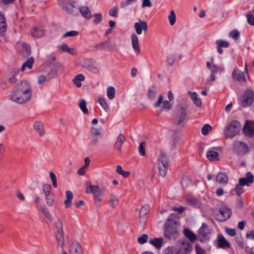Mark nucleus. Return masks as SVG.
<instances>
[{
    "instance_id": "obj_1",
    "label": "nucleus",
    "mask_w": 254,
    "mask_h": 254,
    "mask_svg": "<svg viewBox=\"0 0 254 254\" xmlns=\"http://www.w3.org/2000/svg\"><path fill=\"white\" fill-rule=\"evenodd\" d=\"M31 95V88L29 83L26 81H22L13 90L10 98L16 103L23 104L30 100Z\"/></svg>"
},
{
    "instance_id": "obj_2",
    "label": "nucleus",
    "mask_w": 254,
    "mask_h": 254,
    "mask_svg": "<svg viewBox=\"0 0 254 254\" xmlns=\"http://www.w3.org/2000/svg\"><path fill=\"white\" fill-rule=\"evenodd\" d=\"M77 65L88 71L96 73L100 69V66L96 62L90 59L81 58L78 60Z\"/></svg>"
},
{
    "instance_id": "obj_3",
    "label": "nucleus",
    "mask_w": 254,
    "mask_h": 254,
    "mask_svg": "<svg viewBox=\"0 0 254 254\" xmlns=\"http://www.w3.org/2000/svg\"><path fill=\"white\" fill-rule=\"evenodd\" d=\"M188 105L186 103L178 106L174 115V123L177 126H183L187 119Z\"/></svg>"
},
{
    "instance_id": "obj_4",
    "label": "nucleus",
    "mask_w": 254,
    "mask_h": 254,
    "mask_svg": "<svg viewBox=\"0 0 254 254\" xmlns=\"http://www.w3.org/2000/svg\"><path fill=\"white\" fill-rule=\"evenodd\" d=\"M241 128V125L239 122L234 121L230 122L224 129V133L225 137L233 138L239 132Z\"/></svg>"
},
{
    "instance_id": "obj_5",
    "label": "nucleus",
    "mask_w": 254,
    "mask_h": 254,
    "mask_svg": "<svg viewBox=\"0 0 254 254\" xmlns=\"http://www.w3.org/2000/svg\"><path fill=\"white\" fill-rule=\"evenodd\" d=\"M169 163V158L166 153L161 151L158 158V168L162 177L166 175Z\"/></svg>"
},
{
    "instance_id": "obj_6",
    "label": "nucleus",
    "mask_w": 254,
    "mask_h": 254,
    "mask_svg": "<svg viewBox=\"0 0 254 254\" xmlns=\"http://www.w3.org/2000/svg\"><path fill=\"white\" fill-rule=\"evenodd\" d=\"M254 175L251 172H247L246 177L241 178L239 180V183L236 185L235 191L239 196L243 192V187L245 185L249 186L254 182Z\"/></svg>"
},
{
    "instance_id": "obj_7",
    "label": "nucleus",
    "mask_w": 254,
    "mask_h": 254,
    "mask_svg": "<svg viewBox=\"0 0 254 254\" xmlns=\"http://www.w3.org/2000/svg\"><path fill=\"white\" fill-rule=\"evenodd\" d=\"M164 236L169 240H175L179 235L177 228V222L171 224L165 223L164 228Z\"/></svg>"
},
{
    "instance_id": "obj_8",
    "label": "nucleus",
    "mask_w": 254,
    "mask_h": 254,
    "mask_svg": "<svg viewBox=\"0 0 254 254\" xmlns=\"http://www.w3.org/2000/svg\"><path fill=\"white\" fill-rule=\"evenodd\" d=\"M192 250V245L186 239L179 241L176 247V254H188Z\"/></svg>"
},
{
    "instance_id": "obj_9",
    "label": "nucleus",
    "mask_w": 254,
    "mask_h": 254,
    "mask_svg": "<svg viewBox=\"0 0 254 254\" xmlns=\"http://www.w3.org/2000/svg\"><path fill=\"white\" fill-rule=\"evenodd\" d=\"M54 228L58 245L63 248L64 244V239L63 236V222L61 219H58L55 222Z\"/></svg>"
},
{
    "instance_id": "obj_10",
    "label": "nucleus",
    "mask_w": 254,
    "mask_h": 254,
    "mask_svg": "<svg viewBox=\"0 0 254 254\" xmlns=\"http://www.w3.org/2000/svg\"><path fill=\"white\" fill-rule=\"evenodd\" d=\"M254 99V93L251 89H247L244 92L242 100L239 102L243 107H247L251 105Z\"/></svg>"
},
{
    "instance_id": "obj_11",
    "label": "nucleus",
    "mask_w": 254,
    "mask_h": 254,
    "mask_svg": "<svg viewBox=\"0 0 254 254\" xmlns=\"http://www.w3.org/2000/svg\"><path fill=\"white\" fill-rule=\"evenodd\" d=\"M90 134L91 137L90 144L95 145L99 140L103 137L101 128H97L91 127L90 128Z\"/></svg>"
},
{
    "instance_id": "obj_12",
    "label": "nucleus",
    "mask_w": 254,
    "mask_h": 254,
    "mask_svg": "<svg viewBox=\"0 0 254 254\" xmlns=\"http://www.w3.org/2000/svg\"><path fill=\"white\" fill-rule=\"evenodd\" d=\"M233 149L238 155H243L249 151L248 145L241 141L235 140L233 144Z\"/></svg>"
},
{
    "instance_id": "obj_13",
    "label": "nucleus",
    "mask_w": 254,
    "mask_h": 254,
    "mask_svg": "<svg viewBox=\"0 0 254 254\" xmlns=\"http://www.w3.org/2000/svg\"><path fill=\"white\" fill-rule=\"evenodd\" d=\"M62 6L63 9L69 13L74 14L78 10L76 2L71 0H64Z\"/></svg>"
},
{
    "instance_id": "obj_14",
    "label": "nucleus",
    "mask_w": 254,
    "mask_h": 254,
    "mask_svg": "<svg viewBox=\"0 0 254 254\" xmlns=\"http://www.w3.org/2000/svg\"><path fill=\"white\" fill-rule=\"evenodd\" d=\"M219 214L216 218L219 221H224L229 218L231 215V210L226 206L220 208L219 211Z\"/></svg>"
},
{
    "instance_id": "obj_15",
    "label": "nucleus",
    "mask_w": 254,
    "mask_h": 254,
    "mask_svg": "<svg viewBox=\"0 0 254 254\" xmlns=\"http://www.w3.org/2000/svg\"><path fill=\"white\" fill-rule=\"evenodd\" d=\"M135 32L137 34L141 35L142 31L146 32L148 30V26L146 22L138 19V21L135 22L134 25Z\"/></svg>"
},
{
    "instance_id": "obj_16",
    "label": "nucleus",
    "mask_w": 254,
    "mask_h": 254,
    "mask_svg": "<svg viewBox=\"0 0 254 254\" xmlns=\"http://www.w3.org/2000/svg\"><path fill=\"white\" fill-rule=\"evenodd\" d=\"M243 131L248 136H254V123L252 121H247L243 127Z\"/></svg>"
},
{
    "instance_id": "obj_17",
    "label": "nucleus",
    "mask_w": 254,
    "mask_h": 254,
    "mask_svg": "<svg viewBox=\"0 0 254 254\" xmlns=\"http://www.w3.org/2000/svg\"><path fill=\"white\" fill-rule=\"evenodd\" d=\"M209 230L206 224L203 223L198 230V236L201 242L204 241L209 234Z\"/></svg>"
},
{
    "instance_id": "obj_18",
    "label": "nucleus",
    "mask_w": 254,
    "mask_h": 254,
    "mask_svg": "<svg viewBox=\"0 0 254 254\" xmlns=\"http://www.w3.org/2000/svg\"><path fill=\"white\" fill-rule=\"evenodd\" d=\"M70 254H82V247L77 242H72L68 248Z\"/></svg>"
},
{
    "instance_id": "obj_19",
    "label": "nucleus",
    "mask_w": 254,
    "mask_h": 254,
    "mask_svg": "<svg viewBox=\"0 0 254 254\" xmlns=\"http://www.w3.org/2000/svg\"><path fill=\"white\" fill-rule=\"evenodd\" d=\"M63 71V66L60 63H56L52 68L51 71L49 73L48 75L50 77L48 80L51 78L56 76L59 72H62Z\"/></svg>"
},
{
    "instance_id": "obj_20",
    "label": "nucleus",
    "mask_w": 254,
    "mask_h": 254,
    "mask_svg": "<svg viewBox=\"0 0 254 254\" xmlns=\"http://www.w3.org/2000/svg\"><path fill=\"white\" fill-rule=\"evenodd\" d=\"M232 76L234 80H237L241 84L246 81V78L243 72L236 68L233 71Z\"/></svg>"
},
{
    "instance_id": "obj_21",
    "label": "nucleus",
    "mask_w": 254,
    "mask_h": 254,
    "mask_svg": "<svg viewBox=\"0 0 254 254\" xmlns=\"http://www.w3.org/2000/svg\"><path fill=\"white\" fill-rule=\"evenodd\" d=\"M33 128L40 137H43L45 134V131L43 123L41 121L35 122L33 124Z\"/></svg>"
},
{
    "instance_id": "obj_22",
    "label": "nucleus",
    "mask_w": 254,
    "mask_h": 254,
    "mask_svg": "<svg viewBox=\"0 0 254 254\" xmlns=\"http://www.w3.org/2000/svg\"><path fill=\"white\" fill-rule=\"evenodd\" d=\"M217 46V50L219 54H222L223 52L222 48H228L230 44L229 42L223 40H217L215 41Z\"/></svg>"
},
{
    "instance_id": "obj_23",
    "label": "nucleus",
    "mask_w": 254,
    "mask_h": 254,
    "mask_svg": "<svg viewBox=\"0 0 254 254\" xmlns=\"http://www.w3.org/2000/svg\"><path fill=\"white\" fill-rule=\"evenodd\" d=\"M228 181V177L225 173L220 172L216 177V182L221 184H226Z\"/></svg>"
},
{
    "instance_id": "obj_24",
    "label": "nucleus",
    "mask_w": 254,
    "mask_h": 254,
    "mask_svg": "<svg viewBox=\"0 0 254 254\" xmlns=\"http://www.w3.org/2000/svg\"><path fill=\"white\" fill-rule=\"evenodd\" d=\"M131 44L134 51L138 54L140 52V48L138 44V38L137 36L133 33L131 34Z\"/></svg>"
},
{
    "instance_id": "obj_25",
    "label": "nucleus",
    "mask_w": 254,
    "mask_h": 254,
    "mask_svg": "<svg viewBox=\"0 0 254 254\" xmlns=\"http://www.w3.org/2000/svg\"><path fill=\"white\" fill-rule=\"evenodd\" d=\"M44 34V30L41 28L33 27L31 30V35L35 38H40L43 36Z\"/></svg>"
},
{
    "instance_id": "obj_26",
    "label": "nucleus",
    "mask_w": 254,
    "mask_h": 254,
    "mask_svg": "<svg viewBox=\"0 0 254 254\" xmlns=\"http://www.w3.org/2000/svg\"><path fill=\"white\" fill-rule=\"evenodd\" d=\"M58 49L62 50L63 51L67 52L72 55H75L77 53V51L75 49L69 48L67 45L65 44L59 45L58 46Z\"/></svg>"
},
{
    "instance_id": "obj_27",
    "label": "nucleus",
    "mask_w": 254,
    "mask_h": 254,
    "mask_svg": "<svg viewBox=\"0 0 254 254\" xmlns=\"http://www.w3.org/2000/svg\"><path fill=\"white\" fill-rule=\"evenodd\" d=\"M6 30V24L4 15L0 12V36L4 35Z\"/></svg>"
},
{
    "instance_id": "obj_28",
    "label": "nucleus",
    "mask_w": 254,
    "mask_h": 254,
    "mask_svg": "<svg viewBox=\"0 0 254 254\" xmlns=\"http://www.w3.org/2000/svg\"><path fill=\"white\" fill-rule=\"evenodd\" d=\"M79 11L82 15L87 19H90L92 17L91 10L86 6H83L80 7Z\"/></svg>"
},
{
    "instance_id": "obj_29",
    "label": "nucleus",
    "mask_w": 254,
    "mask_h": 254,
    "mask_svg": "<svg viewBox=\"0 0 254 254\" xmlns=\"http://www.w3.org/2000/svg\"><path fill=\"white\" fill-rule=\"evenodd\" d=\"M163 241V238H153L149 240V243L151 245H153L156 249H159L162 246V243Z\"/></svg>"
},
{
    "instance_id": "obj_30",
    "label": "nucleus",
    "mask_w": 254,
    "mask_h": 254,
    "mask_svg": "<svg viewBox=\"0 0 254 254\" xmlns=\"http://www.w3.org/2000/svg\"><path fill=\"white\" fill-rule=\"evenodd\" d=\"M126 138L123 134H120L115 143V147L119 151H121L122 144L126 141Z\"/></svg>"
},
{
    "instance_id": "obj_31",
    "label": "nucleus",
    "mask_w": 254,
    "mask_h": 254,
    "mask_svg": "<svg viewBox=\"0 0 254 254\" xmlns=\"http://www.w3.org/2000/svg\"><path fill=\"white\" fill-rule=\"evenodd\" d=\"M157 93V87L155 85H152L149 87L147 96L150 100H154L156 97Z\"/></svg>"
},
{
    "instance_id": "obj_32",
    "label": "nucleus",
    "mask_w": 254,
    "mask_h": 254,
    "mask_svg": "<svg viewBox=\"0 0 254 254\" xmlns=\"http://www.w3.org/2000/svg\"><path fill=\"white\" fill-rule=\"evenodd\" d=\"M65 195L66 199L64 201V204L65 205V207L68 208L71 204L72 199L73 198V194L71 191L67 190L65 192Z\"/></svg>"
},
{
    "instance_id": "obj_33",
    "label": "nucleus",
    "mask_w": 254,
    "mask_h": 254,
    "mask_svg": "<svg viewBox=\"0 0 254 254\" xmlns=\"http://www.w3.org/2000/svg\"><path fill=\"white\" fill-rule=\"evenodd\" d=\"M85 80V76L82 74H78L73 79V83L77 87L81 86V81Z\"/></svg>"
},
{
    "instance_id": "obj_34",
    "label": "nucleus",
    "mask_w": 254,
    "mask_h": 254,
    "mask_svg": "<svg viewBox=\"0 0 254 254\" xmlns=\"http://www.w3.org/2000/svg\"><path fill=\"white\" fill-rule=\"evenodd\" d=\"M183 232L185 236L187 237L191 241V243H193L196 240V237L195 235L193 233V232L190 229H185Z\"/></svg>"
},
{
    "instance_id": "obj_35",
    "label": "nucleus",
    "mask_w": 254,
    "mask_h": 254,
    "mask_svg": "<svg viewBox=\"0 0 254 254\" xmlns=\"http://www.w3.org/2000/svg\"><path fill=\"white\" fill-rule=\"evenodd\" d=\"M87 183L89 185L88 187L86 189V193L95 194L96 192H98V191L101 190L98 186L96 185H92L89 182H87Z\"/></svg>"
},
{
    "instance_id": "obj_36",
    "label": "nucleus",
    "mask_w": 254,
    "mask_h": 254,
    "mask_svg": "<svg viewBox=\"0 0 254 254\" xmlns=\"http://www.w3.org/2000/svg\"><path fill=\"white\" fill-rule=\"evenodd\" d=\"M207 157L210 161L219 160V153L212 150H209L207 153Z\"/></svg>"
},
{
    "instance_id": "obj_37",
    "label": "nucleus",
    "mask_w": 254,
    "mask_h": 254,
    "mask_svg": "<svg viewBox=\"0 0 254 254\" xmlns=\"http://www.w3.org/2000/svg\"><path fill=\"white\" fill-rule=\"evenodd\" d=\"M188 93L190 94V97L191 100L193 101L194 104L197 105V106H200L201 105V101L200 98L197 97V94L196 92H191L190 91H189Z\"/></svg>"
},
{
    "instance_id": "obj_38",
    "label": "nucleus",
    "mask_w": 254,
    "mask_h": 254,
    "mask_svg": "<svg viewBox=\"0 0 254 254\" xmlns=\"http://www.w3.org/2000/svg\"><path fill=\"white\" fill-rule=\"evenodd\" d=\"M33 62L34 59L32 57L30 58L25 63H23L21 67V70L22 71H24L26 67H27L28 69H31Z\"/></svg>"
},
{
    "instance_id": "obj_39",
    "label": "nucleus",
    "mask_w": 254,
    "mask_h": 254,
    "mask_svg": "<svg viewBox=\"0 0 254 254\" xmlns=\"http://www.w3.org/2000/svg\"><path fill=\"white\" fill-rule=\"evenodd\" d=\"M119 199L117 196L114 193H111L110 195V205L112 207H115L118 205Z\"/></svg>"
},
{
    "instance_id": "obj_40",
    "label": "nucleus",
    "mask_w": 254,
    "mask_h": 254,
    "mask_svg": "<svg viewBox=\"0 0 254 254\" xmlns=\"http://www.w3.org/2000/svg\"><path fill=\"white\" fill-rule=\"evenodd\" d=\"M175 56L173 54H168L166 57V64L169 66H172L174 64Z\"/></svg>"
},
{
    "instance_id": "obj_41",
    "label": "nucleus",
    "mask_w": 254,
    "mask_h": 254,
    "mask_svg": "<svg viewBox=\"0 0 254 254\" xmlns=\"http://www.w3.org/2000/svg\"><path fill=\"white\" fill-rule=\"evenodd\" d=\"M79 106L81 110L84 114L88 113V110L86 107V102L85 100L82 99L80 100L79 103Z\"/></svg>"
},
{
    "instance_id": "obj_42",
    "label": "nucleus",
    "mask_w": 254,
    "mask_h": 254,
    "mask_svg": "<svg viewBox=\"0 0 254 254\" xmlns=\"http://www.w3.org/2000/svg\"><path fill=\"white\" fill-rule=\"evenodd\" d=\"M115 89L114 87L110 86L107 88V94L108 98L112 100L114 98L115 95Z\"/></svg>"
},
{
    "instance_id": "obj_43",
    "label": "nucleus",
    "mask_w": 254,
    "mask_h": 254,
    "mask_svg": "<svg viewBox=\"0 0 254 254\" xmlns=\"http://www.w3.org/2000/svg\"><path fill=\"white\" fill-rule=\"evenodd\" d=\"M218 247L222 248H225L226 247H228L229 245L225 239L221 237L218 238Z\"/></svg>"
},
{
    "instance_id": "obj_44",
    "label": "nucleus",
    "mask_w": 254,
    "mask_h": 254,
    "mask_svg": "<svg viewBox=\"0 0 254 254\" xmlns=\"http://www.w3.org/2000/svg\"><path fill=\"white\" fill-rule=\"evenodd\" d=\"M98 101L102 107L106 112H108L109 110L108 105L104 98L100 97L98 99Z\"/></svg>"
},
{
    "instance_id": "obj_45",
    "label": "nucleus",
    "mask_w": 254,
    "mask_h": 254,
    "mask_svg": "<svg viewBox=\"0 0 254 254\" xmlns=\"http://www.w3.org/2000/svg\"><path fill=\"white\" fill-rule=\"evenodd\" d=\"M45 197L48 206H51L54 201V197L53 194L52 193L50 194H46Z\"/></svg>"
},
{
    "instance_id": "obj_46",
    "label": "nucleus",
    "mask_w": 254,
    "mask_h": 254,
    "mask_svg": "<svg viewBox=\"0 0 254 254\" xmlns=\"http://www.w3.org/2000/svg\"><path fill=\"white\" fill-rule=\"evenodd\" d=\"M168 19L171 25H173L175 23L176 21V16L174 10H172L171 11Z\"/></svg>"
},
{
    "instance_id": "obj_47",
    "label": "nucleus",
    "mask_w": 254,
    "mask_h": 254,
    "mask_svg": "<svg viewBox=\"0 0 254 254\" xmlns=\"http://www.w3.org/2000/svg\"><path fill=\"white\" fill-rule=\"evenodd\" d=\"M40 210L44 216L49 220L51 221L52 220V217L47 208L44 207H42L41 208Z\"/></svg>"
},
{
    "instance_id": "obj_48",
    "label": "nucleus",
    "mask_w": 254,
    "mask_h": 254,
    "mask_svg": "<svg viewBox=\"0 0 254 254\" xmlns=\"http://www.w3.org/2000/svg\"><path fill=\"white\" fill-rule=\"evenodd\" d=\"M150 210V206L148 204L143 205L140 209L139 214L142 215H145L149 213Z\"/></svg>"
},
{
    "instance_id": "obj_49",
    "label": "nucleus",
    "mask_w": 254,
    "mask_h": 254,
    "mask_svg": "<svg viewBox=\"0 0 254 254\" xmlns=\"http://www.w3.org/2000/svg\"><path fill=\"white\" fill-rule=\"evenodd\" d=\"M42 190L45 195L52 193V187L50 184H45L42 187Z\"/></svg>"
},
{
    "instance_id": "obj_50",
    "label": "nucleus",
    "mask_w": 254,
    "mask_h": 254,
    "mask_svg": "<svg viewBox=\"0 0 254 254\" xmlns=\"http://www.w3.org/2000/svg\"><path fill=\"white\" fill-rule=\"evenodd\" d=\"M187 202L190 205H197L198 204V200L193 197L190 196L188 197L186 199Z\"/></svg>"
},
{
    "instance_id": "obj_51",
    "label": "nucleus",
    "mask_w": 254,
    "mask_h": 254,
    "mask_svg": "<svg viewBox=\"0 0 254 254\" xmlns=\"http://www.w3.org/2000/svg\"><path fill=\"white\" fill-rule=\"evenodd\" d=\"M148 238V235L147 234H143L137 238V242L139 244L142 245L147 242Z\"/></svg>"
},
{
    "instance_id": "obj_52",
    "label": "nucleus",
    "mask_w": 254,
    "mask_h": 254,
    "mask_svg": "<svg viewBox=\"0 0 254 254\" xmlns=\"http://www.w3.org/2000/svg\"><path fill=\"white\" fill-rule=\"evenodd\" d=\"M211 127L208 124H205L203 126L201 129L202 134L205 135H207L209 132L211 130Z\"/></svg>"
},
{
    "instance_id": "obj_53",
    "label": "nucleus",
    "mask_w": 254,
    "mask_h": 254,
    "mask_svg": "<svg viewBox=\"0 0 254 254\" xmlns=\"http://www.w3.org/2000/svg\"><path fill=\"white\" fill-rule=\"evenodd\" d=\"M94 18L93 19V22L95 24H99L102 19V15L101 13H96L94 15Z\"/></svg>"
},
{
    "instance_id": "obj_54",
    "label": "nucleus",
    "mask_w": 254,
    "mask_h": 254,
    "mask_svg": "<svg viewBox=\"0 0 254 254\" xmlns=\"http://www.w3.org/2000/svg\"><path fill=\"white\" fill-rule=\"evenodd\" d=\"M49 175L50 178L51 179V181L52 182L53 186L55 188H56L57 187V179L56 175L54 174V173L52 171H50Z\"/></svg>"
},
{
    "instance_id": "obj_55",
    "label": "nucleus",
    "mask_w": 254,
    "mask_h": 254,
    "mask_svg": "<svg viewBox=\"0 0 254 254\" xmlns=\"http://www.w3.org/2000/svg\"><path fill=\"white\" fill-rule=\"evenodd\" d=\"M229 36L235 40H237L240 37V33L237 30L234 29L229 33Z\"/></svg>"
},
{
    "instance_id": "obj_56",
    "label": "nucleus",
    "mask_w": 254,
    "mask_h": 254,
    "mask_svg": "<svg viewBox=\"0 0 254 254\" xmlns=\"http://www.w3.org/2000/svg\"><path fill=\"white\" fill-rule=\"evenodd\" d=\"M22 48V50L25 52L24 56L25 57H28L31 53L30 47L28 45L24 44L23 45Z\"/></svg>"
},
{
    "instance_id": "obj_57",
    "label": "nucleus",
    "mask_w": 254,
    "mask_h": 254,
    "mask_svg": "<svg viewBox=\"0 0 254 254\" xmlns=\"http://www.w3.org/2000/svg\"><path fill=\"white\" fill-rule=\"evenodd\" d=\"M190 184V179L187 177H184L181 180V184L184 189L187 188Z\"/></svg>"
},
{
    "instance_id": "obj_58",
    "label": "nucleus",
    "mask_w": 254,
    "mask_h": 254,
    "mask_svg": "<svg viewBox=\"0 0 254 254\" xmlns=\"http://www.w3.org/2000/svg\"><path fill=\"white\" fill-rule=\"evenodd\" d=\"M145 144L146 143L144 141L139 144L138 151L140 154L142 156H144L145 155V150L144 148Z\"/></svg>"
},
{
    "instance_id": "obj_59",
    "label": "nucleus",
    "mask_w": 254,
    "mask_h": 254,
    "mask_svg": "<svg viewBox=\"0 0 254 254\" xmlns=\"http://www.w3.org/2000/svg\"><path fill=\"white\" fill-rule=\"evenodd\" d=\"M247 21L251 25H254V16L251 13H248L246 15Z\"/></svg>"
},
{
    "instance_id": "obj_60",
    "label": "nucleus",
    "mask_w": 254,
    "mask_h": 254,
    "mask_svg": "<svg viewBox=\"0 0 254 254\" xmlns=\"http://www.w3.org/2000/svg\"><path fill=\"white\" fill-rule=\"evenodd\" d=\"M176 248L174 247H168L165 250V254H176Z\"/></svg>"
},
{
    "instance_id": "obj_61",
    "label": "nucleus",
    "mask_w": 254,
    "mask_h": 254,
    "mask_svg": "<svg viewBox=\"0 0 254 254\" xmlns=\"http://www.w3.org/2000/svg\"><path fill=\"white\" fill-rule=\"evenodd\" d=\"M78 34V32L76 31H68L66 32L65 34H64L63 37H72L77 36Z\"/></svg>"
},
{
    "instance_id": "obj_62",
    "label": "nucleus",
    "mask_w": 254,
    "mask_h": 254,
    "mask_svg": "<svg viewBox=\"0 0 254 254\" xmlns=\"http://www.w3.org/2000/svg\"><path fill=\"white\" fill-rule=\"evenodd\" d=\"M171 106L169 101L165 100L163 102V106L162 107V110H169L171 109Z\"/></svg>"
},
{
    "instance_id": "obj_63",
    "label": "nucleus",
    "mask_w": 254,
    "mask_h": 254,
    "mask_svg": "<svg viewBox=\"0 0 254 254\" xmlns=\"http://www.w3.org/2000/svg\"><path fill=\"white\" fill-rule=\"evenodd\" d=\"M147 221V216L139 214V224L141 226H144Z\"/></svg>"
},
{
    "instance_id": "obj_64",
    "label": "nucleus",
    "mask_w": 254,
    "mask_h": 254,
    "mask_svg": "<svg viewBox=\"0 0 254 254\" xmlns=\"http://www.w3.org/2000/svg\"><path fill=\"white\" fill-rule=\"evenodd\" d=\"M136 1V0H126L121 3V6L122 7H125L128 5L135 2Z\"/></svg>"
}]
</instances>
